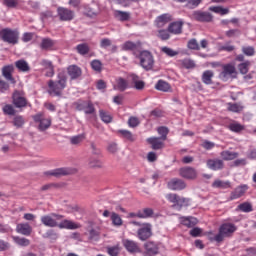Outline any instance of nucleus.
<instances>
[{"mask_svg":"<svg viewBox=\"0 0 256 256\" xmlns=\"http://www.w3.org/2000/svg\"><path fill=\"white\" fill-rule=\"evenodd\" d=\"M58 80L48 81V93L52 97H61L63 95V90L67 87V75L63 72L57 74Z\"/></svg>","mask_w":256,"mask_h":256,"instance_id":"nucleus-1","label":"nucleus"},{"mask_svg":"<svg viewBox=\"0 0 256 256\" xmlns=\"http://www.w3.org/2000/svg\"><path fill=\"white\" fill-rule=\"evenodd\" d=\"M237 231V227L231 223L222 224L219 228V233L213 237H210L211 241L221 243L225 237H231Z\"/></svg>","mask_w":256,"mask_h":256,"instance_id":"nucleus-2","label":"nucleus"},{"mask_svg":"<svg viewBox=\"0 0 256 256\" xmlns=\"http://www.w3.org/2000/svg\"><path fill=\"white\" fill-rule=\"evenodd\" d=\"M0 39L9 45H17L19 43V32L10 28L0 30Z\"/></svg>","mask_w":256,"mask_h":256,"instance_id":"nucleus-3","label":"nucleus"},{"mask_svg":"<svg viewBox=\"0 0 256 256\" xmlns=\"http://www.w3.org/2000/svg\"><path fill=\"white\" fill-rule=\"evenodd\" d=\"M166 199H168L170 203H173L172 208L177 211H181L183 207H189L191 203L189 198L181 197L177 194H168L166 195Z\"/></svg>","mask_w":256,"mask_h":256,"instance_id":"nucleus-4","label":"nucleus"},{"mask_svg":"<svg viewBox=\"0 0 256 256\" xmlns=\"http://www.w3.org/2000/svg\"><path fill=\"white\" fill-rule=\"evenodd\" d=\"M140 65L145 71H151L155 65V59L151 52L144 50L140 52L139 55Z\"/></svg>","mask_w":256,"mask_h":256,"instance_id":"nucleus-5","label":"nucleus"},{"mask_svg":"<svg viewBox=\"0 0 256 256\" xmlns=\"http://www.w3.org/2000/svg\"><path fill=\"white\" fill-rule=\"evenodd\" d=\"M222 72L219 77L222 81H227L228 79H236L237 78V69L233 64H226L222 67Z\"/></svg>","mask_w":256,"mask_h":256,"instance_id":"nucleus-6","label":"nucleus"},{"mask_svg":"<svg viewBox=\"0 0 256 256\" xmlns=\"http://www.w3.org/2000/svg\"><path fill=\"white\" fill-rule=\"evenodd\" d=\"M153 235V226L149 223L142 224V227L137 231V237L140 241H147Z\"/></svg>","mask_w":256,"mask_h":256,"instance_id":"nucleus-7","label":"nucleus"},{"mask_svg":"<svg viewBox=\"0 0 256 256\" xmlns=\"http://www.w3.org/2000/svg\"><path fill=\"white\" fill-rule=\"evenodd\" d=\"M62 217L63 215L56 213H52L51 215H44L41 217V223H43L45 227H59V223H57V221H60Z\"/></svg>","mask_w":256,"mask_h":256,"instance_id":"nucleus-8","label":"nucleus"},{"mask_svg":"<svg viewBox=\"0 0 256 256\" xmlns=\"http://www.w3.org/2000/svg\"><path fill=\"white\" fill-rule=\"evenodd\" d=\"M57 16L60 21H73L75 19V12L69 8L58 7Z\"/></svg>","mask_w":256,"mask_h":256,"instance_id":"nucleus-9","label":"nucleus"},{"mask_svg":"<svg viewBox=\"0 0 256 256\" xmlns=\"http://www.w3.org/2000/svg\"><path fill=\"white\" fill-rule=\"evenodd\" d=\"M192 17L199 23H211V21H213V14L210 12H203L201 10L194 11Z\"/></svg>","mask_w":256,"mask_h":256,"instance_id":"nucleus-10","label":"nucleus"},{"mask_svg":"<svg viewBox=\"0 0 256 256\" xmlns=\"http://www.w3.org/2000/svg\"><path fill=\"white\" fill-rule=\"evenodd\" d=\"M75 173V169L72 168H56L54 170H50L45 172V175H50L51 177H65L66 175H73Z\"/></svg>","mask_w":256,"mask_h":256,"instance_id":"nucleus-11","label":"nucleus"},{"mask_svg":"<svg viewBox=\"0 0 256 256\" xmlns=\"http://www.w3.org/2000/svg\"><path fill=\"white\" fill-rule=\"evenodd\" d=\"M76 109L83 111L85 115H95V106L91 101H83L77 104Z\"/></svg>","mask_w":256,"mask_h":256,"instance_id":"nucleus-12","label":"nucleus"},{"mask_svg":"<svg viewBox=\"0 0 256 256\" xmlns=\"http://www.w3.org/2000/svg\"><path fill=\"white\" fill-rule=\"evenodd\" d=\"M12 99H13V105L17 109L27 107V99L23 96V92L15 91L13 93Z\"/></svg>","mask_w":256,"mask_h":256,"instance_id":"nucleus-13","label":"nucleus"},{"mask_svg":"<svg viewBox=\"0 0 256 256\" xmlns=\"http://www.w3.org/2000/svg\"><path fill=\"white\" fill-rule=\"evenodd\" d=\"M167 186L171 191H183L187 187V184L182 179L173 178L168 181Z\"/></svg>","mask_w":256,"mask_h":256,"instance_id":"nucleus-14","label":"nucleus"},{"mask_svg":"<svg viewBox=\"0 0 256 256\" xmlns=\"http://www.w3.org/2000/svg\"><path fill=\"white\" fill-rule=\"evenodd\" d=\"M14 71L15 67L13 65H6L2 67V76L12 85H15V83H17V81H15V78L13 77Z\"/></svg>","mask_w":256,"mask_h":256,"instance_id":"nucleus-15","label":"nucleus"},{"mask_svg":"<svg viewBox=\"0 0 256 256\" xmlns=\"http://www.w3.org/2000/svg\"><path fill=\"white\" fill-rule=\"evenodd\" d=\"M179 175L180 177H183V179H197V170L193 167L180 168Z\"/></svg>","mask_w":256,"mask_h":256,"instance_id":"nucleus-16","label":"nucleus"},{"mask_svg":"<svg viewBox=\"0 0 256 256\" xmlns=\"http://www.w3.org/2000/svg\"><path fill=\"white\" fill-rule=\"evenodd\" d=\"M34 121L39 123V130L40 131H47L48 128L51 127V119L44 118L43 115L37 114L34 116Z\"/></svg>","mask_w":256,"mask_h":256,"instance_id":"nucleus-17","label":"nucleus"},{"mask_svg":"<svg viewBox=\"0 0 256 256\" xmlns=\"http://www.w3.org/2000/svg\"><path fill=\"white\" fill-rule=\"evenodd\" d=\"M206 165L211 171H221L225 167L223 160L217 158L207 160Z\"/></svg>","mask_w":256,"mask_h":256,"instance_id":"nucleus-18","label":"nucleus"},{"mask_svg":"<svg viewBox=\"0 0 256 256\" xmlns=\"http://www.w3.org/2000/svg\"><path fill=\"white\" fill-rule=\"evenodd\" d=\"M16 233H19L20 235H24L25 237H29L31 233H33V228L29 223H19L16 226Z\"/></svg>","mask_w":256,"mask_h":256,"instance_id":"nucleus-19","label":"nucleus"},{"mask_svg":"<svg viewBox=\"0 0 256 256\" xmlns=\"http://www.w3.org/2000/svg\"><path fill=\"white\" fill-rule=\"evenodd\" d=\"M122 244L124 245L126 251H128V253H139L140 249H139V244L133 240H129V239H124L122 241Z\"/></svg>","mask_w":256,"mask_h":256,"instance_id":"nucleus-20","label":"nucleus"},{"mask_svg":"<svg viewBox=\"0 0 256 256\" xmlns=\"http://www.w3.org/2000/svg\"><path fill=\"white\" fill-rule=\"evenodd\" d=\"M247 189H249V187L245 184L238 186L234 191L231 192L230 199L233 201L243 197V195H245L247 192Z\"/></svg>","mask_w":256,"mask_h":256,"instance_id":"nucleus-21","label":"nucleus"},{"mask_svg":"<svg viewBox=\"0 0 256 256\" xmlns=\"http://www.w3.org/2000/svg\"><path fill=\"white\" fill-rule=\"evenodd\" d=\"M67 73H68L70 79H72V81L75 79H79V77H81V75H82V71L79 68V66H77V65H70L67 68Z\"/></svg>","mask_w":256,"mask_h":256,"instance_id":"nucleus-22","label":"nucleus"},{"mask_svg":"<svg viewBox=\"0 0 256 256\" xmlns=\"http://www.w3.org/2000/svg\"><path fill=\"white\" fill-rule=\"evenodd\" d=\"M168 31L173 35H181L183 31V22L178 21L170 23V25L168 26Z\"/></svg>","mask_w":256,"mask_h":256,"instance_id":"nucleus-23","label":"nucleus"},{"mask_svg":"<svg viewBox=\"0 0 256 256\" xmlns=\"http://www.w3.org/2000/svg\"><path fill=\"white\" fill-rule=\"evenodd\" d=\"M147 143L152 145V149H154L155 151H157L159 149H163V147L165 145V144H163V140L159 137H150L147 139Z\"/></svg>","mask_w":256,"mask_h":256,"instance_id":"nucleus-24","label":"nucleus"},{"mask_svg":"<svg viewBox=\"0 0 256 256\" xmlns=\"http://www.w3.org/2000/svg\"><path fill=\"white\" fill-rule=\"evenodd\" d=\"M59 229H70L75 230L79 229L81 225L71 221V220H63L61 223L58 224Z\"/></svg>","mask_w":256,"mask_h":256,"instance_id":"nucleus-25","label":"nucleus"},{"mask_svg":"<svg viewBox=\"0 0 256 256\" xmlns=\"http://www.w3.org/2000/svg\"><path fill=\"white\" fill-rule=\"evenodd\" d=\"M144 248L149 256L157 255V253H159V247L154 242H146Z\"/></svg>","mask_w":256,"mask_h":256,"instance_id":"nucleus-26","label":"nucleus"},{"mask_svg":"<svg viewBox=\"0 0 256 256\" xmlns=\"http://www.w3.org/2000/svg\"><path fill=\"white\" fill-rule=\"evenodd\" d=\"M130 79L134 84V88L137 89V91H142V89H145V82L143 80H140L139 76L131 74Z\"/></svg>","mask_w":256,"mask_h":256,"instance_id":"nucleus-27","label":"nucleus"},{"mask_svg":"<svg viewBox=\"0 0 256 256\" xmlns=\"http://www.w3.org/2000/svg\"><path fill=\"white\" fill-rule=\"evenodd\" d=\"M141 47V42H131L126 41L124 44H122L121 49L122 51H136V49H139Z\"/></svg>","mask_w":256,"mask_h":256,"instance_id":"nucleus-28","label":"nucleus"},{"mask_svg":"<svg viewBox=\"0 0 256 256\" xmlns=\"http://www.w3.org/2000/svg\"><path fill=\"white\" fill-rule=\"evenodd\" d=\"M171 21V15L169 14H162L157 17L156 19V25L158 28L165 27L167 23Z\"/></svg>","mask_w":256,"mask_h":256,"instance_id":"nucleus-29","label":"nucleus"},{"mask_svg":"<svg viewBox=\"0 0 256 256\" xmlns=\"http://www.w3.org/2000/svg\"><path fill=\"white\" fill-rule=\"evenodd\" d=\"M214 73L211 70H206L203 72L202 74V82L205 85H213V77H214Z\"/></svg>","mask_w":256,"mask_h":256,"instance_id":"nucleus-30","label":"nucleus"},{"mask_svg":"<svg viewBox=\"0 0 256 256\" xmlns=\"http://www.w3.org/2000/svg\"><path fill=\"white\" fill-rule=\"evenodd\" d=\"M155 89L168 93V91H171V85L167 81L159 80L155 85Z\"/></svg>","mask_w":256,"mask_h":256,"instance_id":"nucleus-31","label":"nucleus"},{"mask_svg":"<svg viewBox=\"0 0 256 256\" xmlns=\"http://www.w3.org/2000/svg\"><path fill=\"white\" fill-rule=\"evenodd\" d=\"M220 155L224 161H233V159H237L239 157V153L231 152L229 150L222 151Z\"/></svg>","mask_w":256,"mask_h":256,"instance_id":"nucleus-32","label":"nucleus"},{"mask_svg":"<svg viewBox=\"0 0 256 256\" xmlns=\"http://www.w3.org/2000/svg\"><path fill=\"white\" fill-rule=\"evenodd\" d=\"M180 221L182 223V225H184L185 227H195V225H197L198 221L197 218L195 217H182L180 218Z\"/></svg>","mask_w":256,"mask_h":256,"instance_id":"nucleus-33","label":"nucleus"},{"mask_svg":"<svg viewBox=\"0 0 256 256\" xmlns=\"http://www.w3.org/2000/svg\"><path fill=\"white\" fill-rule=\"evenodd\" d=\"M12 239L20 247H29L31 245V241L25 237L13 236Z\"/></svg>","mask_w":256,"mask_h":256,"instance_id":"nucleus-34","label":"nucleus"},{"mask_svg":"<svg viewBox=\"0 0 256 256\" xmlns=\"http://www.w3.org/2000/svg\"><path fill=\"white\" fill-rule=\"evenodd\" d=\"M114 17L118 19V21H129V19H131V13L116 10L114 13Z\"/></svg>","mask_w":256,"mask_h":256,"instance_id":"nucleus-35","label":"nucleus"},{"mask_svg":"<svg viewBox=\"0 0 256 256\" xmlns=\"http://www.w3.org/2000/svg\"><path fill=\"white\" fill-rule=\"evenodd\" d=\"M55 45V41H53L51 38H43L42 42L40 43V49L42 51H49Z\"/></svg>","mask_w":256,"mask_h":256,"instance_id":"nucleus-36","label":"nucleus"},{"mask_svg":"<svg viewBox=\"0 0 256 256\" xmlns=\"http://www.w3.org/2000/svg\"><path fill=\"white\" fill-rule=\"evenodd\" d=\"M212 187H214L215 189H231V182L222 181V180H215L212 183Z\"/></svg>","mask_w":256,"mask_h":256,"instance_id":"nucleus-37","label":"nucleus"},{"mask_svg":"<svg viewBox=\"0 0 256 256\" xmlns=\"http://www.w3.org/2000/svg\"><path fill=\"white\" fill-rule=\"evenodd\" d=\"M16 68L22 73H27L31 68L29 67V63L25 60H18L15 62Z\"/></svg>","mask_w":256,"mask_h":256,"instance_id":"nucleus-38","label":"nucleus"},{"mask_svg":"<svg viewBox=\"0 0 256 256\" xmlns=\"http://www.w3.org/2000/svg\"><path fill=\"white\" fill-rule=\"evenodd\" d=\"M137 216L139 219H147L149 217H153V209L144 208L137 212Z\"/></svg>","mask_w":256,"mask_h":256,"instance_id":"nucleus-39","label":"nucleus"},{"mask_svg":"<svg viewBox=\"0 0 256 256\" xmlns=\"http://www.w3.org/2000/svg\"><path fill=\"white\" fill-rule=\"evenodd\" d=\"M88 167H90V169H101L103 162L97 158H89Z\"/></svg>","mask_w":256,"mask_h":256,"instance_id":"nucleus-40","label":"nucleus"},{"mask_svg":"<svg viewBox=\"0 0 256 256\" xmlns=\"http://www.w3.org/2000/svg\"><path fill=\"white\" fill-rule=\"evenodd\" d=\"M99 115L103 123H111L113 121V116L105 110H99Z\"/></svg>","mask_w":256,"mask_h":256,"instance_id":"nucleus-41","label":"nucleus"},{"mask_svg":"<svg viewBox=\"0 0 256 256\" xmlns=\"http://www.w3.org/2000/svg\"><path fill=\"white\" fill-rule=\"evenodd\" d=\"M228 129L233 133H241L245 129V126L241 125L240 123L233 122L228 125Z\"/></svg>","mask_w":256,"mask_h":256,"instance_id":"nucleus-42","label":"nucleus"},{"mask_svg":"<svg viewBox=\"0 0 256 256\" xmlns=\"http://www.w3.org/2000/svg\"><path fill=\"white\" fill-rule=\"evenodd\" d=\"M209 11L213 13H218L219 15H227L229 13V9L223 8L221 6H211L209 7Z\"/></svg>","mask_w":256,"mask_h":256,"instance_id":"nucleus-43","label":"nucleus"},{"mask_svg":"<svg viewBox=\"0 0 256 256\" xmlns=\"http://www.w3.org/2000/svg\"><path fill=\"white\" fill-rule=\"evenodd\" d=\"M179 63L184 67V69H193L195 68V61L185 58L183 60H180Z\"/></svg>","mask_w":256,"mask_h":256,"instance_id":"nucleus-44","label":"nucleus"},{"mask_svg":"<svg viewBox=\"0 0 256 256\" xmlns=\"http://www.w3.org/2000/svg\"><path fill=\"white\" fill-rule=\"evenodd\" d=\"M111 221L115 227H121V225H123V219H121V216L115 212L111 215Z\"/></svg>","mask_w":256,"mask_h":256,"instance_id":"nucleus-45","label":"nucleus"},{"mask_svg":"<svg viewBox=\"0 0 256 256\" xmlns=\"http://www.w3.org/2000/svg\"><path fill=\"white\" fill-rule=\"evenodd\" d=\"M158 135H160V138L162 141H167V135H169V128L165 126L158 127L157 129Z\"/></svg>","mask_w":256,"mask_h":256,"instance_id":"nucleus-46","label":"nucleus"},{"mask_svg":"<svg viewBox=\"0 0 256 256\" xmlns=\"http://www.w3.org/2000/svg\"><path fill=\"white\" fill-rule=\"evenodd\" d=\"M161 51L168 57H177V55H179V51L173 50V48H169L167 46L162 47Z\"/></svg>","mask_w":256,"mask_h":256,"instance_id":"nucleus-47","label":"nucleus"},{"mask_svg":"<svg viewBox=\"0 0 256 256\" xmlns=\"http://www.w3.org/2000/svg\"><path fill=\"white\" fill-rule=\"evenodd\" d=\"M228 111H231L232 113H241V111H243V106L237 103H228Z\"/></svg>","mask_w":256,"mask_h":256,"instance_id":"nucleus-48","label":"nucleus"},{"mask_svg":"<svg viewBox=\"0 0 256 256\" xmlns=\"http://www.w3.org/2000/svg\"><path fill=\"white\" fill-rule=\"evenodd\" d=\"M128 87H129V84L127 83V80L123 78H119L117 80L116 89H118V91H125V89H127Z\"/></svg>","mask_w":256,"mask_h":256,"instance_id":"nucleus-49","label":"nucleus"},{"mask_svg":"<svg viewBox=\"0 0 256 256\" xmlns=\"http://www.w3.org/2000/svg\"><path fill=\"white\" fill-rule=\"evenodd\" d=\"M249 65H251V62L249 61L238 65V69L242 75H247V73H249Z\"/></svg>","mask_w":256,"mask_h":256,"instance_id":"nucleus-50","label":"nucleus"},{"mask_svg":"<svg viewBox=\"0 0 256 256\" xmlns=\"http://www.w3.org/2000/svg\"><path fill=\"white\" fill-rule=\"evenodd\" d=\"M85 139V135L79 134L77 136H73L70 138L71 145H79V143H83Z\"/></svg>","mask_w":256,"mask_h":256,"instance_id":"nucleus-51","label":"nucleus"},{"mask_svg":"<svg viewBox=\"0 0 256 256\" xmlns=\"http://www.w3.org/2000/svg\"><path fill=\"white\" fill-rule=\"evenodd\" d=\"M238 209L240 211H243V213H251L253 211V206L249 202L242 203L238 206Z\"/></svg>","mask_w":256,"mask_h":256,"instance_id":"nucleus-52","label":"nucleus"},{"mask_svg":"<svg viewBox=\"0 0 256 256\" xmlns=\"http://www.w3.org/2000/svg\"><path fill=\"white\" fill-rule=\"evenodd\" d=\"M76 49L80 55H87L89 53V45L85 43L77 45Z\"/></svg>","mask_w":256,"mask_h":256,"instance_id":"nucleus-53","label":"nucleus"},{"mask_svg":"<svg viewBox=\"0 0 256 256\" xmlns=\"http://www.w3.org/2000/svg\"><path fill=\"white\" fill-rule=\"evenodd\" d=\"M186 7L187 9H197L198 5H201L203 3V0H186Z\"/></svg>","mask_w":256,"mask_h":256,"instance_id":"nucleus-54","label":"nucleus"},{"mask_svg":"<svg viewBox=\"0 0 256 256\" xmlns=\"http://www.w3.org/2000/svg\"><path fill=\"white\" fill-rule=\"evenodd\" d=\"M157 37L161 39V41H167L170 39L171 35H169V30L162 29L158 31Z\"/></svg>","mask_w":256,"mask_h":256,"instance_id":"nucleus-55","label":"nucleus"},{"mask_svg":"<svg viewBox=\"0 0 256 256\" xmlns=\"http://www.w3.org/2000/svg\"><path fill=\"white\" fill-rule=\"evenodd\" d=\"M118 133L124 137V139H127L128 141H135V137L133 136V133L128 130H119Z\"/></svg>","mask_w":256,"mask_h":256,"instance_id":"nucleus-56","label":"nucleus"},{"mask_svg":"<svg viewBox=\"0 0 256 256\" xmlns=\"http://www.w3.org/2000/svg\"><path fill=\"white\" fill-rule=\"evenodd\" d=\"M107 151L111 153V155H115L117 151H119V146L115 142H110L108 143Z\"/></svg>","mask_w":256,"mask_h":256,"instance_id":"nucleus-57","label":"nucleus"},{"mask_svg":"<svg viewBox=\"0 0 256 256\" xmlns=\"http://www.w3.org/2000/svg\"><path fill=\"white\" fill-rule=\"evenodd\" d=\"M187 47H188V49H191L193 51H199V49H200L199 43L197 42V39H195V38L188 41Z\"/></svg>","mask_w":256,"mask_h":256,"instance_id":"nucleus-58","label":"nucleus"},{"mask_svg":"<svg viewBox=\"0 0 256 256\" xmlns=\"http://www.w3.org/2000/svg\"><path fill=\"white\" fill-rule=\"evenodd\" d=\"M242 53L248 57H253V55H255V48L252 46H243Z\"/></svg>","mask_w":256,"mask_h":256,"instance_id":"nucleus-59","label":"nucleus"},{"mask_svg":"<svg viewBox=\"0 0 256 256\" xmlns=\"http://www.w3.org/2000/svg\"><path fill=\"white\" fill-rule=\"evenodd\" d=\"M13 125L14 127H17V128H21L23 125H25V119H23V116L14 117Z\"/></svg>","mask_w":256,"mask_h":256,"instance_id":"nucleus-60","label":"nucleus"},{"mask_svg":"<svg viewBox=\"0 0 256 256\" xmlns=\"http://www.w3.org/2000/svg\"><path fill=\"white\" fill-rule=\"evenodd\" d=\"M91 67L94 71L100 73V71L103 69V64L99 60H93L91 62Z\"/></svg>","mask_w":256,"mask_h":256,"instance_id":"nucleus-61","label":"nucleus"},{"mask_svg":"<svg viewBox=\"0 0 256 256\" xmlns=\"http://www.w3.org/2000/svg\"><path fill=\"white\" fill-rule=\"evenodd\" d=\"M44 239H52L55 240L59 237L58 234L55 233L54 230H48L44 235H43Z\"/></svg>","mask_w":256,"mask_h":256,"instance_id":"nucleus-62","label":"nucleus"},{"mask_svg":"<svg viewBox=\"0 0 256 256\" xmlns=\"http://www.w3.org/2000/svg\"><path fill=\"white\" fill-rule=\"evenodd\" d=\"M90 149H91V153L92 155H101V150L99 149V147H97V144H95V142H91L90 143Z\"/></svg>","mask_w":256,"mask_h":256,"instance_id":"nucleus-63","label":"nucleus"},{"mask_svg":"<svg viewBox=\"0 0 256 256\" xmlns=\"http://www.w3.org/2000/svg\"><path fill=\"white\" fill-rule=\"evenodd\" d=\"M107 253L110 256H117V255H119V247H117V246L109 247L107 249Z\"/></svg>","mask_w":256,"mask_h":256,"instance_id":"nucleus-64","label":"nucleus"}]
</instances>
